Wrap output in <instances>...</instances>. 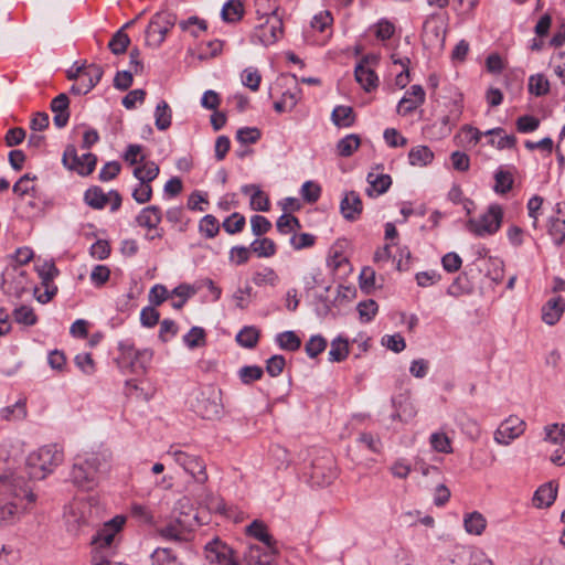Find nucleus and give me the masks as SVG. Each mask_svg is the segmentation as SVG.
<instances>
[{"mask_svg":"<svg viewBox=\"0 0 565 565\" xmlns=\"http://www.w3.org/2000/svg\"><path fill=\"white\" fill-rule=\"evenodd\" d=\"M361 140L358 135H348L341 140H339L337 145L338 153L341 157H350L359 147Z\"/></svg>","mask_w":565,"mask_h":565,"instance_id":"nucleus-42","label":"nucleus"},{"mask_svg":"<svg viewBox=\"0 0 565 565\" xmlns=\"http://www.w3.org/2000/svg\"><path fill=\"white\" fill-rule=\"evenodd\" d=\"M377 310H379V306L372 299L362 301L358 305V311H359L360 318L364 322H370L377 313Z\"/></svg>","mask_w":565,"mask_h":565,"instance_id":"nucleus-61","label":"nucleus"},{"mask_svg":"<svg viewBox=\"0 0 565 565\" xmlns=\"http://www.w3.org/2000/svg\"><path fill=\"white\" fill-rule=\"evenodd\" d=\"M100 465L102 459L96 454H90L85 459L77 458L70 472V481L78 491H93Z\"/></svg>","mask_w":565,"mask_h":565,"instance_id":"nucleus-2","label":"nucleus"},{"mask_svg":"<svg viewBox=\"0 0 565 565\" xmlns=\"http://www.w3.org/2000/svg\"><path fill=\"white\" fill-rule=\"evenodd\" d=\"M120 358L128 362L132 372L142 373L150 364L152 351L148 349L137 350L132 344L127 342L119 343Z\"/></svg>","mask_w":565,"mask_h":565,"instance_id":"nucleus-11","label":"nucleus"},{"mask_svg":"<svg viewBox=\"0 0 565 565\" xmlns=\"http://www.w3.org/2000/svg\"><path fill=\"white\" fill-rule=\"evenodd\" d=\"M104 74L99 65L90 64L85 67H78L75 73H70L68 78H79L81 83L90 92L100 81Z\"/></svg>","mask_w":565,"mask_h":565,"instance_id":"nucleus-20","label":"nucleus"},{"mask_svg":"<svg viewBox=\"0 0 565 565\" xmlns=\"http://www.w3.org/2000/svg\"><path fill=\"white\" fill-rule=\"evenodd\" d=\"M565 302L562 297H554L550 299L542 307V320L548 324H555L564 313Z\"/></svg>","mask_w":565,"mask_h":565,"instance_id":"nucleus-23","label":"nucleus"},{"mask_svg":"<svg viewBox=\"0 0 565 565\" xmlns=\"http://www.w3.org/2000/svg\"><path fill=\"white\" fill-rule=\"evenodd\" d=\"M431 447L439 452H451V441L449 437L444 433H434L430 436Z\"/></svg>","mask_w":565,"mask_h":565,"instance_id":"nucleus-63","label":"nucleus"},{"mask_svg":"<svg viewBox=\"0 0 565 565\" xmlns=\"http://www.w3.org/2000/svg\"><path fill=\"white\" fill-rule=\"evenodd\" d=\"M64 460L63 448L56 444L44 445L26 457L30 478L42 480L52 473Z\"/></svg>","mask_w":565,"mask_h":565,"instance_id":"nucleus-1","label":"nucleus"},{"mask_svg":"<svg viewBox=\"0 0 565 565\" xmlns=\"http://www.w3.org/2000/svg\"><path fill=\"white\" fill-rule=\"evenodd\" d=\"M243 7L237 0L227 1L222 8V18L226 22H235L242 18Z\"/></svg>","mask_w":565,"mask_h":565,"instance_id":"nucleus-50","label":"nucleus"},{"mask_svg":"<svg viewBox=\"0 0 565 565\" xmlns=\"http://www.w3.org/2000/svg\"><path fill=\"white\" fill-rule=\"evenodd\" d=\"M85 202L93 209H104L109 201V193H104L102 189L94 186L88 189L84 195Z\"/></svg>","mask_w":565,"mask_h":565,"instance_id":"nucleus-36","label":"nucleus"},{"mask_svg":"<svg viewBox=\"0 0 565 565\" xmlns=\"http://www.w3.org/2000/svg\"><path fill=\"white\" fill-rule=\"evenodd\" d=\"M279 280L278 274L271 267H264L262 270H258L253 275V282L258 287H276L279 284Z\"/></svg>","mask_w":565,"mask_h":565,"instance_id":"nucleus-34","label":"nucleus"},{"mask_svg":"<svg viewBox=\"0 0 565 565\" xmlns=\"http://www.w3.org/2000/svg\"><path fill=\"white\" fill-rule=\"evenodd\" d=\"M18 491L32 494V489L22 478H14L7 461L0 457V494H17Z\"/></svg>","mask_w":565,"mask_h":565,"instance_id":"nucleus-14","label":"nucleus"},{"mask_svg":"<svg viewBox=\"0 0 565 565\" xmlns=\"http://www.w3.org/2000/svg\"><path fill=\"white\" fill-rule=\"evenodd\" d=\"M152 565H183L172 550L158 547L151 554Z\"/></svg>","mask_w":565,"mask_h":565,"instance_id":"nucleus-38","label":"nucleus"},{"mask_svg":"<svg viewBox=\"0 0 565 565\" xmlns=\"http://www.w3.org/2000/svg\"><path fill=\"white\" fill-rule=\"evenodd\" d=\"M161 218L162 213L160 207L157 205H150L140 211L136 217V222L141 227H146L149 231H156L154 234L149 236L150 239H153L156 237L162 236V234L158 231V225L160 224Z\"/></svg>","mask_w":565,"mask_h":565,"instance_id":"nucleus-17","label":"nucleus"},{"mask_svg":"<svg viewBox=\"0 0 565 565\" xmlns=\"http://www.w3.org/2000/svg\"><path fill=\"white\" fill-rule=\"evenodd\" d=\"M88 504L74 498L64 509V520L66 531L72 535H78L82 527L87 523L86 513Z\"/></svg>","mask_w":565,"mask_h":565,"instance_id":"nucleus-8","label":"nucleus"},{"mask_svg":"<svg viewBox=\"0 0 565 565\" xmlns=\"http://www.w3.org/2000/svg\"><path fill=\"white\" fill-rule=\"evenodd\" d=\"M371 63H376V57L366 56L355 66L354 71L356 82L365 92H371L379 85V77L371 67Z\"/></svg>","mask_w":565,"mask_h":565,"instance_id":"nucleus-16","label":"nucleus"},{"mask_svg":"<svg viewBox=\"0 0 565 565\" xmlns=\"http://www.w3.org/2000/svg\"><path fill=\"white\" fill-rule=\"evenodd\" d=\"M456 565H493L492 561L480 551H463L457 556Z\"/></svg>","mask_w":565,"mask_h":565,"instance_id":"nucleus-30","label":"nucleus"},{"mask_svg":"<svg viewBox=\"0 0 565 565\" xmlns=\"http://www.w3.org/2000/svg\"><path fill=\"white\" fill-rule=\"evenodd\" d=\"M262 82V75L255 67H247L242 73V83L253 92H257Z\"/></svg>","mask_w":565,"mask_h":565,"instance_id":"nucleus-53","label":"nucleus"},{"mask_svg":"<svg viewBox=\"0 0 565 565\" xmlns=\"http://www.w3.org/2000/svg\"><path fill=\"white\" fill-rule=\"evenodd\" d=\"M191 462L184 471L191 475L196 482L204 483L207 480L204 462L196 456H193Z\"/></svg>","mask_w":565,"mask_h":565,"instance_id":"nucleus-47","label":"nucleus"},{"mask_svg":"<svg viewBox=\"0 0 565 565\" xmlns=\"http://www.w3.org/2000/svg\"><path fill=\"white\" fill-rule=\"evenodd\" d=\"M331 119L335 126L348 128L354 122L353 109L350 106H337L332 111Z\"/></svg>","mask_w":565,"mask_h":565,"instance_id":"nucleus-37","label":"nucleus"},{"mask_svg":"<svg viewBox=\"0 0 565 565\" xmlns=\"http://www.w3.org/2000/svg\"><path fill=\"white\" fill-rule=\"evenodd\" d=\"M130 43L129 36L124 32V28L118 30L108 43L109 50L118 55L126 52Z\"/></svg>","mask_w":565,"mask_h":565,"instance_id":"nucleus-49","label":"nucleus"},{"mask_svg":"<svg viewBox=\"0 0 565 565\" xmlns=\"http://www.w3.org/2000/svg\"><path fill=\"white\" fill-rule=\"evenodd\" d=\"M159 535L168 541H181L183 539V527L181 520L170 522L158 530Z\"/></svg>","mask_w":565,"mask_h":565,"instance_id":"nucleus-39","label":"nucleus"},{"mask_svg":"<svg viewBox=\"0 0 565 565\" xmlns=\"http://www.w3.org/2000/svg\"><path fill=\"white\" fill-rule=\"evenodd\" d=\"M276 226L281 234H288L301 227L299 220L289 213L282 214L278 218Z\"/></svg>","mask_w":565,"mask_h":565,"instance_id":"nucleus-56","label":"nucleus"},{"mask_svg":"<svg viewBox=\"0 0 565 565\" xmlns=\"http://www.w3.org/2000/svg\"><path fill=\"white\" fill-rule=\"evenodd\" d=\"M35 179L36 177L30 173L22 175L13 185V192L20 196L31 194L34 191L33 182Z\"/></svg>","mask_w":565,"mask_h":565,"instance_id":"nucleus-55","label":"nucleus"},{"mask_svg":"<svg viewBox=\"0 0 565 565\" xmlns=\"http://www.w3.org/2000/svg\"><path fill=\"white\" fill-rule=\"evenodd\" d=\"M199 231L207 238H213L220 231L218 221L213 215H205L199 224Z\"/></svg>","mask_w":565,"mask_h":565,"instance_id":"nucleus-51","label":"nucleus"},{"mask_svg":"<svg viewBox=\"0 0 565 565\" xmlns=\"http://www.w3.org/2000/svg\"><path fill=\"white\" fill-rule=\"evenodd\" d=\"M276 341L282 350L296 351L301 345L300 338L294 331H285L277 335Z\"/></svg>","mask_w":565,"mask_h":565,"instance_id":"nucleus-46","label":"nucleus"},{"mask_svg":"<svg viewBox=\"0 0 565 565\" xmlns=\"http://www.w3.org/2000/svg\"><path fill=\"white\" fill-rule=\"evenodd\" d=\"M544 440L553 445H565V424H551L544 428Z\"/></svg>","mask_w":565,"mask_h":565,"instance_id":"nucleus-40","label":"nucleus"},{"mask_svg":"<svg viewBox=\"0 0 565 565\" xmlns=\"http://www.w3.org/2000/svg\"><path fill=\"white\" fill-rule=\"evenodd\" d=\"M277 85L287 88V90L281 94L280 99H282V102H286L287 107H289L292 110L298 104L301 94V89L297 84L296 76L281 75L277 81Z\"/></svg>","mask_w":565,"mask_h":565,"instance_id":"nucleus-19","label":"nucleus"},{"mask_svg":"<svg viewBox=\"0 0 565 565\" xmlns=\"http://www.w3.org/2000/svg\"><path fill=\"white\" fill-rule=\"evenodd\" d=\"M177 18L169 11L156 13L146 30V43L151 47L160 46L168 32L174 26Z\"/></svg>","mask_w":565,"mask_h":565,"instance_id":"nucleus-5","label":"nucleus"},{"mask_svg":"<svg viewBox=\"0 0 565 565\" xmlns=\"http://www.w3.org/2000/svg\"><path fill=\"white\" fill-rule=\"evenodd\" d=\"M26 414L25 406L21 402H17L12 406L3 407L0 411V416L4 420H13L24 418Z\"/></svg>","mask_w":565,"mask_h":565,"instance_id":"nucleus-57","label":"nucleus"},{"mask_svg":"<svg viewBox=\"0 0 565 565\" xmlns=\"http://www.w3.org/2000/svg\"><path fill=\"white\" fill-rule=\"evenodd\" d=\"M35 497H0V524L19 518L31 504Z\"/></svg>","mask_w":565,"mask_h":565,"instance_id":"nucleus-12","label":"nucleus"},{"mask_svg":"<svg viewBox=\"0 0 565 565\" xmlns=\"http://www.w3.org/2000/svg\"><path fill=\"white\" fill-rule=\"evenodd\" d=\"M463 525L469 534L480 535L487 525V521L479 512H471L466 514Z\"/></svg>","mask_w":565,"mask_h":565,"instance_id":"nucleus-35","label":"nucleus"},{"mask_svg":"<svg viewBox=\"0 0 565 565\" xmlns=\"http://www.w3.org/2000/svg\"><path fill=\"white\" fill-rule=\"evenodd\" d=\"M425 90L420 85L411 86L405 96L399 100L397 111L402 115H408L418 108L425 102Z\"/></svg>","mask_w":565,"mask_h":565,"instance_id":"nucleus-18","label":"nucleus"},{"mask_svg":"<svg viewBox=\"0 0 565 565\" xmlns=\"http://www.w3.org/2000/svg\"><path fill=\"white\" fill-rule=\"evenodd\" d=\"M341 213L344 218L349 221L356 220L362 213L363 204L360 199V195L354 192H348L341 201L340 204Z\"/></svg>","mask_w":565,"mask_h":565,"instance_id":"nucleus-22","label":"nucleus"},{"mask_svg":"<svg viewBox=\"0 0 565 565\" xmlns=\"http://www.w3.org/2000/svg\"><path fill=\"white\" fill-rule=\"evenodd\" d=\"M305 288L312 290L316 287L323 285L322 273L319 268H310L302 277Z\"/></svg>","mask_w":565,"mask_h":565,"instance_id":"nucleus-62","label":"nucleus"},{"mask_svg":"<svg viewBox=\"0 0 565 565\" xmlns=\"http://www.w3.org/2000/svg\"><path fill=\"white\" fill-rule=\"evenodd\" d=\"M484 135L491 137L489 143L498 149H511L516 143V138L513 135H504L502 128L490 129Z\"/></svg>","mask_w":565,"mask_h":565,"instance_id":"nucleus-29","label":"nucleus"},{"mask_svg":"<svg viewBox=\"0 0 565 565\" xmlns=\"http://www.w3.org/2000/svg\"><path fill=\"white\" fill-rule=\"evenodd\" d=\"M159 166L153 161H143L134 169V175L140 183H151L159 174Z\"/></svg>","mask_w":565,"mask_h":565,"instance_id":"nucleus-31","label":"nucleus"},{"mask_svg":"<svg viewBox=\"0 0 565 565\" xmlns=\"http://www.w3.org/2000/svg\"><path fill=\"white\" fill-rule=\"evenodd\" d=\"M409 164L414 167H426L434 160V152L427 146L413 147L408 152Z\"/></svg>","mask_w":565,"mask_h":565,"instance_id":"nucleus-27","label":"nucleus"},{"mask_svg":"<svg viewBox=\"0 0 565 565\" xmlns=\"http://www.w3.org/2000/svg\"><path fill=\"white\" fill-rule=\"evenodd\" d=\"M503 211L500 205H490L487 212L478 218H470L467 223L468 230L477 236H488L497 233L501 226Z\"/></svg>","mask_w":565,"mask_h":565,"instance_id":"nucleus-4","label":"nucleus"},{"mask_svg":"<svg viewBox=\"0 0 565 565\" xmlns=\"http://www.w3.org/2000/svg\"><path fill=\"white\" fill-rule=\"evenodd\" d=\"M482 132L471 126H465L461 128L460 132L457 135V138L460 139V142L473 147L481 139Z\"/></svg>","mask_w":565,"mask_h":565,"instance_id":"nucleus-52","label":"nucleus"},{"mask_svg":"<svg viewBox=\"0 0 565 565\" xmlns=\"http://www.w3.org/2000/svg\"><path fill=\"white\" fill-rule=\"evenodd\" d=\"M33 257V252L29 247H21L18 248L13 259L17 263V265H13L12 267L6 268V270L2 273V281H1V289L8 294V295H14L19 297L23 290V275L24 271L20 268V266L29 263Z\"/></svg>","mask_w":565,"mask_h":565,"instance_id":"nucleus-3","label":"nucleus"},{"mask_svg":"<svg viewBox=\"0 0 565 565\" xmlns=\"http://www.w3.org/2000/svg\"><path fill=\"white\" fill-rule=\"evenodd\" d=\"M259 339V331L255 327H244L236 335V341L244 348H254Z\"/></svg>","mask_w":565,"mask_h":565,"instance_id":"nucleus-41","label":"nucleus"},{"mask_svg":"<svg viewBox=\"0 0 565 565\" xmlns=\"http://www.w3.org/2000/svg\"><path fill=\"white\" fill-rule=\"evenodd\" d=\"M284 33L282 20L274 10L265 17V21L259 23L253 33V41L265 46L276 43Z\"/></svg>","mask_w":565,"mask_h":565,"instance_id":"nucleus-6","label":"nucleus"},{"mask_svg":"<svg viewBox=\"0 0 565 565\" xmlns=\"http://www.w3.org/2000/svg\"><path fill=\"white\" fill-rule=\"evenodd\" d=\"M327 348V341L321 335H312L305 345V350L310 358L318 356Z\"/></svg>","mask_w":565,"mask_h":565,"instance_id":"nucleus-58","label":"nucleus"},{"mask_svg":"<svg viewBox=\"0 0 565 565\" xmlns=\"http://www.w3.org/2000/svg\"><path fill=\"white\" fill-rule=\"evenodd\" d=\"M179 26L182 31L189 32L194 38H199L207 30L206 21L196 15L180 21Z\"/></svg>","mask_w":565,"mask_h":565,"instance_id":"nucleus-33","label":"nucleus"},{"mask_svg":"<svg viewBox=\"0 0 565 565\" xmlns=\"http://www.w3.org/2000/svg\"><path fill=\"white\" fill-rule=\"evenodd\" d=\"M263 374V369L257 365L244 366L238 372L239 379L244 384H250L254 381L260 380Z\"/></svg>","mask_w":565,"mask_h":565,"instance_id":"nucleus-60","label":"nucleus"},{"mask_svg":"<svg viewBox=\"0 0 565 565\" xmlns=\"http://www.w3.org/2000/svg\"><path fill=\"white\" fill-rule=\"evenodd\" d=\"M172 110L166 100L158 103L154 110V125L156 127L164 131L171 126Z\"/></svg>","mask_w":565,"mask_h":565,"instance_id":"nucleus-32","label":"nucleus"},{"mask_svg":"<svg viewBox=\"0 0 565 565\" xmlns=\"http://www.w3.org/2000/svg\"><path fill=\"white\" fill-rule=\"evenodd\" d=\"M250 249L258 257H271L276 254V244L270 238L255 239L250 244Z\"/></svg>","mask_w":565,"mask_h":565,"instance_id":"nucleus-43","label":"nucleus"},{"mask_svg":"<svg viewBox=\"0 0 565 565\" xmlns=\"http://www.w3.org/2000/svg\"><path fill=\"white\" fill-rule=\"evenodd\" d=\"M204 554L211 564L236 565L233 550L218 537L205 544Z\"/></svg>","mask_w":565,"mask_h":565,"instance_id":"nucleus-13","label":"nucleus"},{"mask_svg":"<svg viewBox=\"0 0 565 565\" xmlns=\"http://www.w3.org/2000/svg\"><path fill=\"white\" fill-rule=\"evenodd\" d=\"M247 534L264 543L270 550L274 548L276 542L273 539V536L268 533L267 526L264 522L259 520H254L247 526Z\"/></svg>","mask_w":565,"mask_h":565,"instance_id":"nucleus-28","label":"nucleus"},{"mask_svg":"<svg viewBox=\"0 0 565 565\" xmlns=\"http://www.w3.org/2000/svg\"><path fill=\"white\" fill-rule=\"evenodd\" d=\"M62 161L67 169L76 171L81 175H88L94 171L97 158L89 152L78 157L76 148L68 145L64 150Z\"/></svg>","mask_w":565,"mask_h":565,"instance_id":"nucleus-9","label":"nucleus"},{"mask_svg":"<svg viewBox=\"0 0 565 565\" xmlns=\"http://www.w3.org/2000/svg\"><path fill=\"white\" fill-rule=\"evenodd\" d=\"M13 319L15 322L24 326H34L38 322V317L33 308L29 306H20L13 310Z\"/></svg>","mask_w":565,"mask_h":565,"instance_id":"nucleus-45","label":"nucleus"},{"mask_svg":"<svg viewBox=\"0 0 565 565\" xmlns=\"http://www.w3.org/2000/svg\"><path fill=\"white\" fill-rule=\"evenodd\" d=\"M70 99L66 94L57 95L51 102V110L54 113L53 121L57 128H63L67 125L70 119Z\"/></svg>","mask_w":565,"mask_h":565,"instance_id":"nucleus-21","label":"nucleus"},{"mask_svg":"<svg viewBox=\"0 0 565 565\" xmlns=\"http://www.w3.org/2000/svg\"><path fill=\"white\" fill-rule=\"evenodd\" d=\"M125 522L126 518L124 515H116L110 521L106 522L96 533L92 540V544L97 548L109 547L113 544L116 534L122 529Z\"/></svg>","mask_w":565,"mask_h":565,"instance_id":"nucleus-15","label":"nucleus"},{"mask_svg":"<svg viewBox=\"0 0 565 565\" xmlns=\"http://www.w3.org/2000/svg\"><path fill=\"white\" fill-rule=\"evenodd\" d=\"M196 412L204 419H216L222 414V404L216 396L202 397L198 402Z\"/></svg>","mask_w":565,"mask_h":565,"instance_id":"nucleus-25","label":"nucleus"},{"mask_svg":"<svg viewBox=\"0 0 565 565\" xmlns=\"http://www.w3.org/2000/svg\"><path fill=\"white\" fill-rule=\"evenodd\" d=\"M525 428L526 424L523 419L518 416H510L498 426L493 439L499 445L509 446L514 439L524 434Z\"/></svg>","mask_w":565,"mask_h":565,"instance_id":"nucleus-10","label":"nucleus"},{"mask_svg":"<svg viewBox=\"0 0 565 565\" xmlns=\"http://www.w3.org/2000/svg\"><path fill=\"white\" fill-rule=\"evenodd\" d=\"M302 199L308 203H315L319 200L321 188L313 181H306L300 190Z\"/></svg>","mask_w":565,"mask_h":565,"instance_id":"nucleus-59","label":"nucleus"},{"mask_svg":"<svg viewBox=\"0 0 565 565\" xmlns=\"http://www.w3.org/2000/svg\"><path fill=\"white\" fill-rule=\"evenodd\" d=\"M366 180L369 183L366 194L369 196H377L385 193L392 184V179L388 174L374 171L369 172Z\"/></svg>","mask_w":565,"mask_h":565,"instance_id":"nucleus-24","label":"nucleus"},{"mask_svg":"<svg viewBox=\"0 0 565 565\" xmlns=\"http://www.w3.org/2000/svg\"><path fill=\"white\" fill-rule=\"evenodd\" d=\"M183 341L190 349L203 347L205 344L204 329L200 327L191 328V330L183 337Z\"/></svg>","mask_w":565,"mask_h":565,"instance_id":"nucleus-54","label":"nucleus"},{"mask_svg":"<svg viewBox=\"0 0 565 565\" xmlns=\"http://www.w3.org/2000/svg\"><path fill=\"white\" fill-rule=\"evenodd\" d=\"M529 90L535 96L546 95L550 90L548 79L543 74H535L530 76Z\"/></svg>","mask_w":565,"mask_h":565,"instance_id":"nucleus-48","label":"nucleus"},{"mask_svg":"<svg viewBox=\"0 0 565 565\" xmlns=\"http://www.w3.org/2000/svg\"><path fill=\"white\" fill-rule=\"evenodd\" d=\"M349 355V344L347 340L338 338L332 341L331 349L329 351L330 362H341Z\"/></svg>","mask_w":565,"mask_h":565,"instance_id":"nucleus-44","label":"nucleus"},{"mask_svg":"<svg viewBox=\"0 0 565 565\" xmlns=\"http://www.w3.org/2000/svg\"><path fill=\"white\" fill-rule=\"evenodd\" d=\"M245 225V217L239 213H233L223 222L224 230L230 234L239 233Z\"/></svg>","mask_w":565,"mask_h":565,"instance_id":"nucleus-64","label":"nucleus"},{"mask_svg":"<svg viewBox=\"0 0 565 565\" xmlns=\"http://www.w3.org/2000/svg\"><path fill=\"white\" fill-rule=\"evenodd\" d=\"M423 41L429 46H441L445 41V31L441 25L427 20L423 28Z\"/></svg>","mask_w":565,"mask_h":565,"instance_id":"nucleus-26","label":"nucleus"},{"mask_svg":"<svg viewBox=\"0 0 565 565\" xmlns=\"http://www.w3.org/2000/svg\"><path fill=\"white\" fill-rule=\"evenodd\" d=\"M310 481L317 486L331 483L335 478V459L330 452H323L311 462Z\"/></svg>","mask_w":565,"mask_h":565,"instance_id":"nucleus-7","label":"nucleus"}]
</instances>
